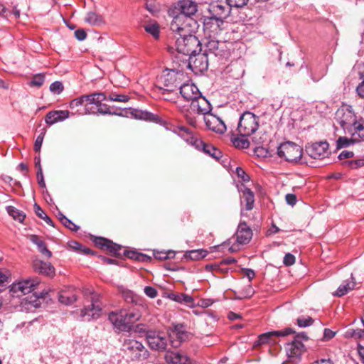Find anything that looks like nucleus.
<instances>
[{
	"mask_svg": "<svg viewBox=\"0 0 364 364\" xmlns=\"http://www.w3.org/2000/svg\"><path fill=\"white\" fill-rule=\"evenodd\" d=\"M168 298L179 304H184L189 307H194V299L184 293L171 292L168 294Z\"/></svg>",
	"mask_w": 364,
	"mask_h": 364,
	"instance_id": "c85d7f7f",
	"label": "nucleus"
},
{
	"mask_svg": "<svg viewBox=\"0 0 364 364\" xmlns=\"http://www.w3.org/2000/svg\"><path fill=\"white\" fill-rule=\"evenodd\" d=\"M176 9L178 14L176 16L182 17V23H186L184 18L191 17L196 14L198 11V4L193 0H180L177 2ZM190 23V22H187Z\"/></svg>",
	"mask_w": 364,
	"mask_h": 364,
	"instance_id": "ddd939ff",
	"label": "nucleus"
},
{
	"mask_svg": "<svg viewBox=\"0 0 364 364\" xmlns=\"http://www.w3.org/2000/svg\"><path fill=\"white\" fill-rule=\"evenodd\" d=\"M46 132V129L43 128L39 135L36 137L33 146L34 151L36 152L40 153Z\"/></svg>",
	"mask_w": 364,
	"mask_h": 364,
	"instance_id": "603ef678",
	"label": "nucleus"
},
{
	"mask_svg": "<svg viewBox=\"0 0 364 364\" xmlns=\"http://www.w3.org/2000/svg\"><path fill=\"white\" fill-rule=\"evenodd\" d=\"M296 259L294 255L291 253H287L284 255L283 263L285 266H291L295 263Z\"/></svg>",
	"mask_w": 364,
	"mask_h": 364,
	"instance_id": "69168bd1",
	"label": "nucleus"
},
{
	"mask_svg": "<svg viewBox=\"0 0 364 364\" xmlns=\"http://www.w3.org/2000/svg\"><path fill=\"white\" fill-rule=\"evenodd\" d=\"M173 132L185 140L187 143L190 141V139L193 138L195 134L190 129L184 126H177L174 127Z\"/></svg>",
	"mask_w": 364,
	"mask_h": 364,
	"instance_id": "f704fd0d",
	"label": "nucleus"
},
{
	"mask_svg": "<svg viewBox=\"0 0 364 364\" xmlns=\"http://www.w3.org/2000/svg\"><path fill=\"white\" fill-rule=\"evenodd\" d=\"M294 333H295V331L290 327L285 328L284 329L280 331H272L260 334L257 339L255 341L254 347L257 348L271 342H275L274 341V337H284Z\"/></svg>",
	"mask_w": 364,
	"mask_h": 364,
	"instance_id": "f8f14e48",
	"label": "nucleus"
},
{
	"mask_svg": "<svg viewBox=\"0 0 364 364\" xmlns=\"http://www.w3.org/2000/svg\"><path fill=\"white\" fill-rule=\"evenodd\" d=\"M205 46V53L208 54L213 53L219 58H228L230 55V49L228 48V43L225 41L208 39Z\"/></svg>",
	"mask_w": 364,
	"mask_h": 364,
	"instance_id": "9b49d317",
	"label": "nucleus"
},
{
	"mask_svg": "<svg viewBox=\"0 0 364 364\" xmlns=\"http://www.w3.org/2000/svg\"><path fill=\"white\" fill-rule=\"evenodd\" d=\"M328 146L329 144L326 141L315 142L306 146V151L311 158L321 159L328 155Z\"/></svg>",
	"mask_w": 364,
	"mask_h": 364,
	"instance_id": "2eb2a0df",
	"label": "nucleus"
},
{
	"mask_svg": "<svg viewBox=\"0 0 364 364\" xmlns=\"http://www.w3.org/2000/svg\"><path fill=\"white\" fill-rule=\"evenodd\" d=\"M40 284V280L37 277L28 278L18 282L16 287L23 294H29L33 291Z\"/></svg>",
	"mask_w": 364,
	"mask_h": 364,
	"instance_id": "cd10ccee",
	"label": "nucleus"
},
{
	"mask_svg": "<svg viewBox=\"0 0 364 364\" xmlns=\"http://www.w3.org/2000/svg\"><path fill=\"white\" fill-rule=\"evenodd\" d=\"M184 73L175 69H166L156 79V87L165 92H173L183 81Z\"/></svg>",
	"mask_w": 364,
	"mask_h": 364,
	"instance_id": "20e7f679",
	"label": "nucleus"
},
{
	"mask_svg": "<svg viewBox=\"0 0 364 364\" xmlns=\"http://www.w3.org/2000/svg\"><path fill=\"white\" fill-rule=\"evenodd\" d=\"M224 23V21L210 15L205 16L203 21L204 30L209 33L210 37L211 36L218 35L222 31V26Z\"/></svg>",
	"mask_w": 364,
	"mask_h": 364,
	"instance_id": "412c9836",
	"label": "nucleus"
},
{
	"mask_svg": "<svg viewBox=\"0 0 364 364\" xmlns=\"http://www.w3.org/2000/svg\"><path fill=\"white\" fill-rule=\"evenodd\" d=\"M189 26L190 23H182L181 16H175L170 25V29L179 35L176 41L177 52L187 58L202 50L200 41L198 37L191 34Z\"/></svg>",
	"mask_w": 364,
	"mask_h": 364,
	"instance_id": "f257e3e1",
	"label": "nucleus"
},
{
	"mask_svg": "<svg viewBox=\"0 0 364 364\" xmlns=\"http://www.w3.org/2000/svg\"><path fill=\"white\" fill-rule=\"evenodd\" d=\"M144 291L145 294L149 298L154 299L157 296L158 291L156 288L150 286L145 287Z\"/></svg>",
	"mask_w": 364,
	"mask_h": 364,
	"instance_id": "0e129e2a",
	"label": "nucleus"
},
{
	"mask_svg": "<svg viewBox=\"0 0 364 364\" xmlns=\"http://www.w3.org/2000/svg\"><path fill=\"white\" fill-rule=\"evenodd\" d=\"M134 332L139 333H144L146 339L147 338V332L152 331L153 330L148 329L146 326L143 323H139L135 326Z\"/></svg>",
	"mask_w": 364,
	"mask_h": 364,
	"instance_id": "680f3d73",
	"label": "nucleus"
},
{
	"mask_svg": "<svg viewBox=\"0 0 364 364\" xmlns=\"http://www.w3.org/2000/svg\"><path fill=\"white\" fill-rule=\"evenodd\" d=\"M45 82V75L43 73L36 74L33 76L28 85L31 87H41Z\"/></svg>",
	"mask_w": 364,
	"mask_h": 364,
	"instance_id": "49530a36",
	"label": "nucleus"
},
{
	"mask_svg": "<svg viewBox=\"0 0 364 364\" xmlns=\"http://www.w3.org/2000/svg\"><path fill=\"white\" fill-rule=\"evenodd\" d=\"M314 322L312 317L308 316H300L296 319V324L299 327L305 328L311 326Z\"/></svg>",
	"mask_w": 364,
	"mask_h": 364,
	"instance_id": "09e8293b",
	"label": "nucleus"
},
{
	"mask_svg": "<svg viewBox=\"0 0 364 364\" xmlns=\"http://www.w3.org/2000/svg\"><path fill=\"white\" fill-rule=\"evenodd\" d=\"M201 151L211 156L216 161H220L223 157L222 151L211 144L205 143Z\"/></svg>",
	"mask_w": 364,
	"mask_h": 364,
	"instance_id": "2f4dec72",
	"label": "nucleus"
},
{
	"mask_svg": "<svg viewBox=\"0 0 364 364\" xmlns=\"http://www.w3.org/2000/svg\"><path fill=\"white\" fill-rule=\"evenodd\" d=\"M122 296L127 303L137 304L139 301V297L130 290L123 291Z\"/></svg>",
	"mask_w": 364,
	"mask_h": 364,
	"instance_id": "a18cd8bd",
	"label": "nucleus"
},
{
	"mask_svg": "<svg viewBox=\"0 0 364 364\" xmlns=\"http://www.w3.org/2000/svg\"><path fill=\"white\" fill-rule=\"evenodd\" d=\"M98 258L104 264L119 265V262L117 259L109 258L103 255H98Z\"/></svg>",
	"mask_w": 364,
	"mask_h": 364,
	"instance_id": "338daca9",
	"label": "nucleus"
},
{
	"mask_svg": "<svg viewBox=\"0 0 364 364\" xmlns=\"http://www.w3.org/2000/svg\"><path fill=\"white\" fill-rule=\"evenodd\" d=\"M85 21L92 26H100L104 23L103 17L95 12H89L85 17Z\"/></svg>",
	"mask_w": 364,
	"mask_h": 364,
	"instance_id": "58836bf2",
	"label": "nucleus"
},
{
	"mask_svg": "<svg viewBox=\"0 0 364 364\" xmlns=\"http://www.w3.org/2000/svg\"><path fill=\"white\" fill-rule=\"evenodd\" d=\"M208 255V251L203 249L193 250L186 251L184 254V258L190 260H199L204 258Z\"/></svg>",
	"mask_w": 364,
	"mask_h": 364,
	"instance_id": "c9c22d12",
	"label": "nucleus"
},
{
	"mask_svg": "<svg viewBox=\"0 0 364 364\" xmlns=\"http://www.w3.org/2000/svg\"><path fill=\"white\" fill-rule=\"evenodd\" d=\"M191 109L197 114H203L205 117L211 112L212 105L200 92L196 98L191 101Z\"/></svg>",
	"mask_w": 364,
	"mask_h": 364,
	"instance_id": "6ab92c4d",
	"label": "nucleus"
},
{
	"mask_svg": "<svg viewBox=\"0 0 364 364\" xmlns=\"http://www.w3.org/2000/svg\"><path fill=\"white\" fill-rule=\"evenodd\" d=\"M31 241L35 244L38 250L42 254L46 255L48 258L52 257V252L47 248L46 242L36 235H31L30 237Z\"/></svg>",
	"mask_w": 364,
	"mask_h": 364,
	"instance_id": "7c9ffc66",
	"label": "nucleus"
},
{
	"mask_svg": "<svg viewBox=\"0 0 364 364\" xmlns=\"http://www.w3.org/2000/svg\"><path fill=\"white\" fill-rule=\"evenodd\" d=\"M102 307L97 299L92 297L91 304L85 306L82 310L80 316L87 321L97 319L100 316Z\"/></svg>",
	"mask_w": 364,
	"mask_h": 364,
	"instance_id": "f3484780",
	"label": "nucleus"
},
{
	"mask_svg": "<svg viewBox=\"0 0 364 364\" xmlns=\"http://www.w3.org/2000/svg\"><path fill=\"white\" fill-rule=\"evenodd\" d=\"M359 142L357 138L348 139L346 136H340L336 141V149H341Z\"/></svg>",
	"mask_w": 364,
	"mask_h": 364,
	"instance_id": "79ce46f5",
	"label": "nucleus"
},
{
	"mask_svg": "<svg viewBox=\"0 0 364 364\" xmlns=\"http://www.w3.org/2000/svg\"><path fill=\"white\" fill-rule=\"evenodd\" d=\"M85 104V113L88 114H93L96 111L94 105L97 102L105 101L107 97L104 92H93L89 95H84Z\"/></svg>",
	"mask_w": 364,
	"mask_h": 364,
	"instance_id": "4be33fe9",
	"label": "nucleus"
},
{
	"mask_svg": "<svg viewBox=\"0 0 364 364\" xmlns=\"http://www.w3.org/2000/svg\"><path fill=\"white\" fill-rule=\"evenodd\" d=\"M122 350L132 361L144 360L149 356V353L144 345L133 338L124 339Z\"/></svg>",
	"mask_w": 364,
	"mask_h": 364,
	"instance_id": "423d86ee",
	"label": "nucleus"
},
{
	"mask_svg": "<svg viewBox=\"0 0 364 364\" xmlns=\"http://www.w3.org/2000/svg\"><path fill=\"white\" fill-rule=\"evenodd\" d=\"M70 117L68 110H52L48 112L46 117V123L50 126L57 122H62Z\"/></svg>",
	"mask_w": 364,
	"mask_h": 364,
	"instance_id": "bb28decb",
	"label": "nucleus"
},
{
	"mask_svg": "<svg viewBox=\"0 0 364 364\" xmlns=\"http://www.w3.org/2000/svg\"><path fill=\"white\" fill-rule=\"evenodd\" d=\"M85 95H83L79 97L72 100L69 102V107L71 109H75L78 108L79 107L82 106L83 105H85Z\"/></svg>",
	"mask_w": 364,
	"mask_h": 364,
	"instance_id": "864d4df0",
	"label": "nucleus"
},
{
	"mask_svg": "<svg viewBox=\"0 0 364 364\" xmlns=\"http://www.w3.org/2000/svg\"><path fill=\"white\" fill-rule=\"evenodd\" d=\"M146 341L149 347L156 350H164L167 346V336L163 332L156 331L147 332Z\"/></svg>",
	"mask_w": 364,
	"mask_h": 364,
	"instance_id": "4468645a",
	"label": "nucleus"
},
{
	"mask_svg": "<svg viewBox=\"0 0 364 364\" xmlns=\"http://www.w3.org/2000/svg\"><path fill=\"white\" fill-rule=\"evenodd\" d=\"M169 340L172 347L178 348L183 341L188 338V332L183 324L179 323L174 326L169 333Z\"/></svg>",
	"mask_w": 364,
	"mask_h": 364,
	"instance_id": "a211bd4d",
	"label": "nucleus"
},
{
	"mask_svg": "<svg viewBox=\"0 0 364 364\" xmlns=\"http://www.w3.org/2000/svg\"><path fill=\"white\" fill-rule=\"evenodd\" d=\"M246 136H241L238 134L236 136L234 133H232L230 136V141L233 146L237 149H247L250 146V141Z\"/></svg>",
	"mask_w": 364,
	"mask_h": 364,
	"instance_id": "72a5a7b5",
	"label": "nucleus"
},
{
	"mask_svg": "<svg viewBox=\"0 0 364 364\" xmlns=\"http://www.w3.org/2000/svg\"><path fill=\"white\" fill-rule=\"evenodd\" d=\"M355 132L353 134V136L355 137L356 135L358 137V140L364 141V121L355 124L354 128Z\"/></svg>",
	"mask_w": 364,
	"mask_h": 364,
	"instance_id": "8fccbe9b",
	"label": "nucleus"
},
{
	"mask_svg": "<svg viewBox=\"0 0 364 364\" xmlns=\"http://www.w3.org/2000/svg\"><path fill=\"white\" fill-rule=\"evenodd\" d=\"M303 149L296 143L286 141L277 147V155L291 164L302 163Z\"/></svg>",
	"mask_w": 364,
	"mask_h": 364,
	"instance_id": "0eeeda50",
	"label": "nucleus"
},
{
	"mask_svg": "<svg viewBox=\"0 0 364 364\" xmlns=\"http://www.w3.org/2000/svg\"><path fill=\"white\" fill-rule=\"evenodd\" d=\"M338 123L343 129L347 128V125H353L355 128V124L359 122L356 120V116L353 112L351 107L347 108L345 111L343 109L338 112Z\"/></svg>",
	"mask_w": 364,
	"mask_h": 364,
	"instance_id": "b1692460",
	"label": "nucleus"
},
{
	"mask_svg": "<svg viewBox=\"0 0 364 364\" xmlns=\"http://www.w3.org/2000/svg\"><path fill=\"white\" fill-rule=\"evenodd\" d=\"M140 317L139 311L123 309L110 312L108 320L119 331L130 332L133 329V324L139 321Z\"/></svg>",
	"mask_w": 364,
	"mask_h": 364,
	"instance_id": "7ed1b4c3",
	"label": "nucleus"
},
{
	"mask_svg": "<svg viewBox=\"0 0 364 364\" xmlns=\"http://www.w3.org/2000/svg\"><path fill=\"white\" fill-rule=\"evenodd\" d=\"M235 173L242 182H248L250 180L249 175L241 167H237Z\"/></svg>",
	"mask_w": 364,
	"mask_h": 364,
	"instance_id": "052dcab7",
	"label": "nucleus"
},
{
	"mask_svg": "<svg viewBox=\"0 0 364 364\" xmlns=\"http://www.w3.org/2000/svg\"><path fill=\"white\" fill-rule=\"evenodd\" d=\"M231 8L227 2L215 1L209 4L208 11L210 15L219 18L224 21L231 13Z\"/></svg>",
	"mask_w": 364,
	"mask_h": 364,
	"instance_id": "dca6fc26",
	"label": "nucleus"
},
{
	"mask_svg": "<svg viewBox=\"0 0 364 364\" xmlns=\"http://www.w3.org/2000/svg\"><path fill=\"white\" fill-rule=\"evenodd\" d=\"M259 127V117L250 111L244 112L240 117L237 130L241 136H250Z\"/></svg>",
	"mask_w": 364,
	"mask_h": 364,
	"instance_id": "39448f33",
	"label": "nucleus"
},
{
	"mask_svg": "<svg viewBox=\"0 0 364 364\" xmlns=\"http://www.w3.org/2000/svg\"><path fill=\"white\" fill-rule=\"evenodd\" d=\"M228 5L230 7L242 8L246 6L249 0H225Z\"/></svg>",
	"mask_w": 364,
	"mask_h": 364,
	"instance_id": "bf43d9fd",
	"label": "nucleus"
},
{
	"mask_svg": "<svg viewBox=\"0 0 364 364\" xmlns=\"http://www.w3.org/2000/svg\"><path fill=\"white\" fill-rule=\"evenodd\" d=\"M90 239L95 247L106 250L110 256L119 259L122 258V254L121 253L122 250V245L103 237L92 236Z\"/></svg>",
	"mask_w": 364,
	"mask_h": 364,
	"instance_id": "1a4fd4ad",
	"label": "nucleus"
},
{
	"mask_svg": "<svg viewBox=\"0 0 364 364\" xmlns=\"http://www.w3.org/2000/svg\"><path fill=\"white\" fill-rule=\"evenodd\" d=\"M183 60L188 62L187 67L197 75L203 73L208 68V53L205 52L198 51Z\"/></svg>",
	"mask_w": 364,
	"mask_h": 364,
	"instance_id": "9d476101",
	"label": "nucleus"
},
{
	"mask_svg": "<svg viewBox=\"0 0 364 364\" xmlns=\"http://www.w3.org/2000/svg\"><path fill=\"white\" fill-rule=\"evenodd\" d=\"M252 235V229L245 221H240L235 233L237 243L242 245L248 244Z\"/></svg>",
	"mask_w": 364,
	"mask_h": 364,
	"instance_id": "5701e85b",
	"label": "nucleus"
},
{
	"mask_svg": "<svg viewBox=\"0 0 364 364\" xmlns=\"http://www.w3.org/2000/svg\"><path fill=\"white\" fill-rule=\"evenodd\" d=\"M34 211L36 215L43 220L48 225L54 227V223L52 219L43 211V210L37 204L33 205Z\"/></svg>",
	"mask_w": 364,
	"mask_h": 364,
	"instance_id": "37998d69",
	"label": "nucleus"
},
{
	"mask_svg": "<svg viewBox=\"0 0 364 364\" xmlns=\"http://www.w3.org/2000/svg\"><path fill=\"white\" fill-rule=\"evenodd\" d=\"M205 143V142L203 141L201 139L198 138L195 135L193 138L190 139V141L188 144L193 146L197 150L201 151Z\"/></svg>",
	"mask_w": 364,
	"mask_h": 364,
	"instance_id": "5fc2aeb1",
	"label": "nucleus"
},
{
	"mask_svg": "<svg viewBox=\"0 0 364 364\" xmlns=\"http://www.w3.org/2000/svg\"><path fill=\"white\" fill-rule=\"evenodd\" d=\"M178 87L180 94L186 101H192L200 93L198 87L193 83H181Z\"/></svg>",
	"mask_w": 364,
	"mask_h": 364,
	"instance_id": "a878e982",
	"label": "nucleus"
},
{
	"mask_svg": "<svg viewBox=\"0 0 364 364\" xmlns=\"http://www.w3.org/2000/svg\"><path fill=\"white\" fill-rule=\"evenodd\" d=\"M63 90L64 87L60 81H55L50 85V91L55 95L60 94Z\"/></svg>",
	"mask_w": 364,
	"mask_h": 364,
	"instance_id": "4d7b16f0",
	"label": "nucleus"
},
{
	"mask_svg": "<svg viewBox=\"0 0 364 364\" xmlns=\"http://www.w3.org/2000/svg\"><path fill=\"white\" fill-rule=\"evenodd\" d=\"M33 268L35 272L48 277L55 276V267L50 262H43L40 259H35L33 262Z\"/></svg>",
	"mask_w": 364,
	"mask_h": 364,
	"instance_id": "393cba45",
	"label": "nucleus"
},
{
	"mask_svg": "<svg viewBox=\"0 0 364 364\" xmlns=\"http://www.w3.org/2000/svg\"><path fill=\"white\" fill-rule=\"evenodd\" d=\"M146 32L151 35L154 39H159L160 36L159 26L157 23H147L144 26Z\"/></svg>",
	"mask_w": 364,
	"mask_h": 364,
	"instance_id": "c03bdc74",
	"label": "nucleus"
},
{
	"mask_svg": "<svg viewBox=\"0 0 364 364\" xmlns=\"http://www.w3.org/2000/svg\"><path fill=\"white\" fill-rule=\"evenodd\" d=\"M94 114H114L122 117H128V115L130 114L136 119L154 122H158L159 121V117L158 115L147 111L131 107L125 109H114L104 103H102L99 108H96V111Z\"/></svg>",
	"mask_w": 364,
	"mask_h": 364,
	"instance_id": "f03ea898",
	"label": "nucleus"
},
{
	"mask_svg": "<svg viewBox=\"0 0 364 364\" xmlns=\"http://www.w3.org/2000/svg\"><path fill=\"white\" fill-rule=\"evenodd\" d=\"M222 266H223V264H220V263H214V264H207L205 266V270L206 272L215 271V272H221V273H227L228 269L223 268Z\"/></svg>",
	"mask_w": 364,
	"mask_h": 364,
	"instance_id": "de8ad7c7",
	"label": "nucleus"
},
{
	"mask_svg": "<svg viewBox=\"0 0 364 364\" xmlns=\"http://www.w3.org/2000/svg\"><path fill=\"white\" fill-rule=\"evenodd\" d=\"M77 298V296L73 291L65 290L60 292L58 301L65 305H70L76 301Z\"/></svg>",
	"mask_w": 364,
	"mask_h": 364,
	"instance_id": "473e14b6",
	"label": "nucleus"
},
{
	"mask_svg": "<svg viewBox=\"0 0 364 364\" xmlns=\"http://www.w3.org/2000/svg\"><path fill=\"white\" fill-rule=\"evenodd\" d=\"M7 212L15 220L23 223L26 218V214L14 206H8Z\"/></svg>",
	"mask_w": 364,
	"mask_h": 364,
	"instance_id": "a19ab883",
	"label": "nucleus"
},
{
	"mask_svg": "<svg viewBox=\"0 0 364 364\" xmlns=\"http://www.w3.org/2000/svg\"><path fill=\"white\" fill-rule=\"evenodd\" d=\"M341 166L347 169H358L364 166V159L346 160L341 163Z\"/></svg>",
	"mask_w": 364,
	"mask_h": 364,
	"instance_id": "ea45409f",
	"label": "nucleus"
},
{
	"mask_svg": "<svg viewBox=\"0 0 364 364\" xmlns=\"http://www.w3.org/2000/svg\"><path fill=\"white\" fill-rule=\"evenodd\" d=\"M107 99L110 101L127 102L130 100V97L126 95L112 92L109 95Z\"/></svg>",
	"mask_w": 364,
	"mask_h": 364,
	"instance_id": "3c124183",
	"label": "nucleus"
},
{
	"mask_svg": "<svg viewBox=\"0 0 364 364\" xmlns=\"http://www.w3.org/2000/svg\"><path fill=\"white\" fill-rule=\"evenodd\" d=\"M153 256L156 259L163 261L174 258L176 256V252L173 250H154Z\"/></svg>",
	"mask_w": 364,
	"mask_h": 364,
	"instance_id": "4c0bfd02",
	"label": "nucleus"
},
{
	"mask_svg": "<svg viewBox=\"0 0 364 364\" xmlns=\"http://www.w3.org/2000/svg\"><path fill=\"white\" fill-rule=\"evenodd\" d=\"M139 252L136 250H124L122 254V257L124 256L129 259H133L134 261H138V257L139 255Z\"/></svg>",
	"mask_w": 364,
	"mask_h": 364,
	"instance_id": "e2e57ef3",
	"label": "nucleus"
},
{
	"mask_svg": "<svg viewBox=\"0 0 364 364\" xmlns=\"http://www.w3.org/2000/svg\"><path fill=\"white\" fill-rule=\"evenodd\" d=\"M357 352L361 363L364 364V346L360 343H358L357 345Z\"/></svg>",
	"mask_w": 364,
	"mask_h": 364,
	"instance_id": "774afa93",
	"label": "nucleus"
},
{
	"mask_svg": "<svg viewBox=\"0 0 364 364\" xmlns=\"http://www.w3.org/2000/svg\"><path fill=\"white\" fill-rule=\"evenodd\" d=\"M203 119L205 126L209 130L220 134L226 132L227 127L225 122L211 112L203 117Z\"/></svg>",
	"mask_w": 364,
	"mask_h": 364,
	"instance_id": "aec40b11",
	"label": "nucleus"
},
{
	"mask_svg": "<svg viewBox=\"0 0 364 364\" xmlns=\"http://www.w3.org/2000/svg\"><path fill=\"white\" fill-rule=\"evenodd\" d=\"M242 196L245 202V208L247 210H250L254 207L255 195L250 188L245 187L242 191Z\"/></svg>",
	"mask_w": 364,
	"mask_h": 364,
	"instance_id": "e433bc0d",
	"label": "nucleus"
},
{
	"mask_svg": "<svg viewBox=\"0 0 364 364\" xmlns=\"http://www.w3.org/2000/svg\"><path fill=\"white\" fill-rule=\"evenodd\" d=\"M308 339L307 335L302 332L297 333L291 342L287 343L285 350L291 362L297 363L300 360L302 354L306 351L303 341H306Z\"/></svg>",
	"mask_w": 364,
	"mask_h": 364,
	"instance_id": "6e6552de",
	"label": "nucleus"
},
{
	"mask_svg": "<svg viewBox=\"0 0 364 364\" xmlns=\"http://www.w3.org/2000/svg\"><path fill=\"white\" fill-rule=\"evenodd\" d=\"M63 223L62 224L67 228L68 229L72 230L73 232H77L80 229V227L75 224L73 222H72L70 219L68 218H63Z\"/></svg>",
	"mask_w": 364,
	"mask_h": 364,
	"instance_id": "13d9d810",
	"label": "nucleus"
},
{
	"mask_svg": "<svg viewBox=\"0 0 364 364\" xmlns=\"http://www.w3.org/2000/svg\"><path fill=\"white\" fill-rule=\"evenodd\" d=\"M255 293V291L253 290L252 286L250 284L245 287L240 292V296L238 297V299H250L251 298Z\"/></svg>",
	"mask_w": 364,
	"mask_h": 364,
	"instance_id": "6e6d98bb",
	"label": "nucleus"
},
{
	"mask_svg": "<svg viewBox=\"0 0 364 364\" xmlns=\"http://www.w3.org/2000/svg\"><path fill=\"white\" fill-rule=\"evenodd\" d=\"M355 284L356 283L355 279L351 274L350 279L343 281V282L338 287L337 290L333 293V295L334 296L341 297L348 294L350 290L353 289L355 287Z\"/></svg>",
	"mask_w": 364,
	"mask_h": 364,
	"instance_id": "c756f323",
	"label": "nucleus"
}]
</instances>
